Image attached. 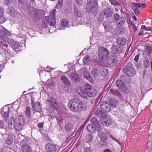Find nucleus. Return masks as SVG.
I'll return each instance as SVG.
<instances>
[{
    "label": "nucleus",
    "instance_id": "nucleus-1",
    "mask_svg": "<svg viewBox=\"0 0 152 152\" xmlns=\"http://www.w3.org/2000/svg\"><path fill=\"white\" fill-rule=\"evenodd\" d=\"M67 106L71 111L78 113H81L83 108V103L77 98L69 100Z\"/></svg>",
    "mask_w": 152,
    "mask_h": 152
},
{
    "label": "nucleus",
    "instance_id": "nucleus-2",
    "mask_svg": "<svg viewBox=\"0 0 152 152\" xmlns=\"http://www.w3.org/2000/svg\"><path fill=\"white\" fill-rule=\"evenodd\" d=\"M56 11L55 9H53L50 12L49 16L45 17L42 23V26L44 28H48L49 25L54 26L56 24Z\"/></svg>",
    "mask_w": 152,
    "mask_h": 152
},
{
    "label": "nucleus",
    "instance_id": "nucleus-3",
    "mask_svg": "<svg viewBox=\"0 0 152 152\" xmlns=\"http://www.w3.org/2000/svg\"><path fill=\"white\" fill-rule=\"evenodd\" d=\"M11 120V121H13L14 127L17 131L19 132L24 129L25 122L23 117L19 115L15 119L12 117Z\"/></svg>",
    "mask_w": 152,
    "mask_h": 152
},
{
    "label": "nucleus",
    "instance_id": "nucleus-4",
    "mask_svg": "<svg viewBox=\"0 0 152 152\" xmlns=\"http://www.w3.org/2000/svg\"><path fill=\"white\" fill-rule=\"evenodd\" d=\"M75 90L81 97L86 99H88V96L91 97H94L96 96L97 93V90L93 88L91 89L86 94L85 93L83 88L81 87H77L75 88Z\"/></svg>",
    "mask_w": 152,
    "mask_h": 152
},
{
    "label": "nucleus",
    "instance_id": "nucleus-5",
    "mask_svg": "<svg viewBox=\"0 0 152 152\" xmlns=\"http://www.w3.org/2000/svg\"><path fill=\"white\" fill-rule=\"evenodd\" d=\"M132 64L129 62L123 69V72L129 77H132L135 74V70L132 67Z\"/></svg>",
    "mask_w": 152,
    "mask_h": 152
},
{
    "label": "nucleus",
    "instance_id": "nucleus-6",
    "mask_svg": "<svg viewBox=\"0 0 152 152\" xmlns=\"http://www.w3.org/2000/svg\"><path fill=\"white\" fill-rule=\"evenodd\" d=\"M86 8V12H87L89 13L91 12L94 15V16L96 15L98 10V6L97 4L92 5L91 2H89L87 4Z\"/></svg>",
    "mask_w": 152,
    "mask_h": 152
},
{
    "label": "nucleus",
    "instance_id": "nucleus-7",
    "mask_svg": "<svg viewBox=\"0 0 152 152\" xmlns=\"http://www.w3.org/2000/svg\"><path fill=\"white\" fill-rule=\"evenodd\" d=\"M98 55L100 59H104L106 58L109 55L108 50L104 47H100L98 50Z\"/></svg>",
    "mask_w": 152,
    "mask_h": 152
},
{
    "label": "nucleus",
    "instance_id": "nucleus-8",
    "mask_svg": "<svg viewBox=\"0 0 152 152\" xmlns=\"http://www.w3.org/2000/svg\"><path fill=\"white\" fill-rule=\"evenodd\" d=\"M16 140L19 144L22 145L23 143H29L31 140L30 138L25 137L24 136L20 134L17 135Z\"/></svg>",
    "mask_w": 152,
    "mask_h": 152
},
{
    "label": "nucleus",
    "instance_id": "nucleus-9",
    "mask_svg": "<svg viewBox=\"0 0 152 152\" xmlns=\"http://www.w3.org/2000/svg\"><path fill=\"white\" fill-rule=\"evenodd\" d=\"M34 18L35 20L40 19L45 15V12L42 10L38 9H34Z\"/></svg>",
    "mask_w": 152,
    "mask_h": 152
},
{
    "label": "nucleus",
    "instance_id": "nucleus-10",
    "mask_svg": "<svg viewBox=\"0 0 152 152\" xmlns=\"http://www.w3.org/2000/svg\"><path fill=\"white\" fill-rule=\"evenodd\" d=\"M100 105L101 109L105 112H109L111 110L109 104L105 101L101 102Z\"/></svg>",
    "mask_w": 152,
    "mask_h": 152
},
{
    "label": "nucleus",
    "instance_id": "nucleus-11",
    "mask_svg": "<svg viewBox=\"0 0 152 152\" xmlns=\"http://www.w3.org/2000/svg\"><path fill=\"white\" fill-rule=\"evenodd\" d=\"M46 102L50 107L49 109L51 108L53 110L54 108H56L58 107L56 100L53 97H51L50 99L47 100Z\"/></svg>",
    "mask_w": 152,
    "mask_h": 152
},
{
    "label": "nucleus",
    "instance_id": "nucleus-12",
    "mask_svg": "<svg viewBox=\"0 0 152 152\" xmlns=\"http://www.w3.org/2000/svg\"><path fill=\"white\" fill-rule=\"evenodd\" d=\"M31 142L29 143H25L21 145V150L23 152H32L31 147L28 145L30 144Z\"/></svg>",
    "mask_w": 152,
    "mask_h": 152
},
{
    "label": "nucleus",
    "instance_id": "nucleus-13",
    "mask_svg": "<svg viewBox=\"0 0 152 152\" xmlns=\"http://www.w3.org/2000/svg\"><path fill=\"white\" fill-rule=\"evenodd\" d=\"M45 150L47 152H55L56 147L55 145L48 143L45 145Z\"/></svg>",
    "mask_w": 152,
    "mask_h": 152
},
{
    "label": "nucleus",
    "instance_id": "nucleus-14",
    "mask_svg": "<svg viewBox=\"0 0 152 152\" xmlns=\"http://www.w3.org/2000/svg\"><path fill=\"white\" fill-rule=\"evenodd\" d=\"M99 136L100 137L101 140L103 142V143L102 144V146L103 147L105 146L106 145L105 142L107 138V134L102 131L100 133Z\"/></svg>",
    "mask_w": 152,
    "mask_h": 152
},
{
    "label": "nucleus",
    "instance_id": "nucleus-15",
    "mask_svg": "<svg viewBox=\"0 0 152 152\" xmlns=\"http://www.w3.org/2000/svg\"><path fill=\"white\" fill-rule=\"evenodd\" d=\"M7 10V14H9L11 17H15L16 15L17 14L16 11L13 6H8Z\"/></svg>",
    "mask_w": 152,
    "mask_h": 152
},
{
    "label": "nucleus",
    "instance_id": "nucleus-16",
    "mask_svg": "<svg viewBox=\"0 0 152 152\" xmlns=\"http://www.w3.org/2000/svg\"><path fill=\"white\" fill-rule=\"evenodd\" d=\"M95 115L97 117H100V118H102L105 116L106 113L104 111L102 110L100 108H98L95 112Z\"/></svg>",
    "mask_w": 152,
    "mask_h": 152
},
{
    "label": "nucleus",
    "instance_id": "nucleus-17",
    "mask_svg": "<svg viewBox=\"0 0 152 152\" xmlns=\"http://www.w3.org/2000/svg\"><path fill=\"white\" fill-rule=\"evenodd\" d=\"M0 45L2 46L3 48L5 50L8 47V45L6 44V41L4 39V36L0 34Z\"/></svg>",
    "mask_w": 152,
    "mask_h": 152
},
{
    "label": "nucleus",
    "instance_id": "nucleus-18",
    "mask_svg": "<svg viewBox=\"0 0 152 152\" xmlns=\"http://www.w3.org/2000/svg\"><path fill=\"white\" fill-rule=\"evenodd\" d=\"M40 104V103L39 102H37L34 104H32V106L36 112L40 113L42 111V109Z\"/></svg>",
    "mask_w": 152,
    "mask_h": 152
},
{
    "label": "nucleus",
    "instance_id": "nucleus-19",
    "mask_svg": "<svg viewBox=\"0 0 152 152\" xmlns=\"http://www.w3.org/2000/svg\"><path fill=\"white\" fill-rule=\"evenodd\" d=\"M116 41L118 45L123 46L125 45L126 40L123 37H119L116 39Z\"/></svg>",
    "mask_w": 152,
    "mask_h": 152
},
{
    "label": "nucleus",
    "instance_id": "nucleus-20",
    "mask_svg": "<svg viewBox=\"0 0 152 152\" xmlns=\"http://www.w3.org/2000/svg\"><path fill=\"white\" fill-rule=\"evenodd\" d=\"M60 79L65 85L69 86L70 85V82L66 76L62 75L60 77Z\"/></svg>",
    "mask_w": 152,
    "mask_h": 152
},
{
    "label": "nucleus",
    "instance_id": "nucleus-21",
    "mask_svg": "<svg viewBox=\"0 0 152 152\" xmlns=\"http://www.w3.org/2000/svg\"><path fill=\"white\" fill-rule=\"evenodd\" d=\"M7 111H4V109L2 108L1 109V111H2L1 113L3 117L4 118L5 121H7L9 117V109L7 108Z\"/></svg>",
    "mask_w": 152,
    "mask_h": 152
},
{
    "label": "nucleus",
    "instance_id": "nucleus-22",
    "mask_svg": "<svg viewBox=\"0 0 152 152\" xmlns=\"http://www.w3.org/2000/svg\"><path fill=\"white\" fill-rule=\"evenodd\" d=\"M104 12L103 13L105 14V15L107 17H109L112 16L113 12V10L110 9V8H106L104 9Z\"/></svg>",
    "mask_w": 152,
    "mask_h": 152
},
{
    "label": "nucleus",
    "instance_id": "nucleus-23",
    "mask_svg": "<svg viewBox=\"0 0 152 152\" xmlns=\"http://www.w3.org/2000/svg\"><path fill=\"white\" fill-rule=\"evenodd\" d=\"M108 70L106 68H103L100 69V74L102 77H105L108 75Z\"/></svg>",
    "mask_w": 152,
    "mask_h": 152
},
{
    "label": "nucleus",
    "instance_id": "nucleus-24",
    "mask_svg": "<svg viewBox=\"0 0 152 152\" xmlns=\"http://www.w3.org/2000/svg\"><path fill=\"white\" fill-rule=\"evenodd\" d=\"M102 123L104 126H109L111 124L112 121L110 119L106 118L104 120L102 121Z\"/></svg>",
    "mask_w": 152,
    "mask_h": 152
},
{
    "label": "nucleus",
    "instance_id": "nucleus-25",
    "mask_svg": "<svg viewBox=\"0 0 152 152\" xmlns=\"http://www.w3.org/2000/svg\"><path fill=\"white\" fill-rule=\"evenodd\" d=\"M110 92L114 95L117 96L120 98L121 99L122 97L121 94L120 92L117 90L111 89L110 90Z\"/></svg>",
    "mask_w": 152,
    "mask_h": 152
},
{
    "label": "nucleus",
    "instance_id": "nucleus-26",
    "mask_svg": "<svg viewBox=\"0 0 152 152\" xmlns=\"http://www.w3.org/2000/svg\"><path fill=\"white\" fill-rule=\"evenodd\" d=\"M70 76L72 80L75 82H78L80 81V77L75 73H72Z\"/></svg>",
    "mask_w": 152,
    "mask_h": 152
},
{
    "label": "nucleus",
    "instance_id": "nucleus-27",
    "mask_svg": "<svg viewBox=\"0 0 152 152\" xmlns=\"http://www.w3.org/2000/svg\"><path fill=\"white\" fill-rule=\"evenodd\" d=\"M68 24V22L67 20L65 19H63L61 21L59 29H64Z\"/></svg>",
    "mask_w": 152,
    "mask_h": 152
},
{
    "label": "nucleus",
    "instance_id": "nucleus-28",
    "mask_svg": "<svg viewBox=\"0 0 152 152\" xmlns=\"http://www.w3.org/2000/svg\"><path fill=\"white\" fill-rule=\"evenodd\" d=\"M8 43L10 42V44H11L15 48L17 49L19 46V43L14 41L13 39H10L8 41Z\"/></svg>",
    "mask_w": 152,
    "mask_h": 152
},
{
    "label": "nucleus",
    "instance_id": "nucleus-29",
    "mask_svg": "<svg viewBox=\"0 0 152 152\" xmlns=\"http://www.w3.org/2000/svg\"><path fill=\"white\" fill-rule=\"evenodd\" d=\"M125 20L126 18L125 17H121L117 21V24L120 26H121L125 22Z\"/></svg>",
    "mask_w": 152,
    "mask_h": 152
},
{
    "label": "nucleus",
    "instance_id": "nucleus-30",
    "mask_svg": "<svg viewBox=\"0 0 152 152\" xmlns=\"http://www.w3.org/2000/svg\"><path fill=\"white\" fill-rule=\"evenodd\" d=\"M110 105L113 108L115 107L117 104L116 99L114 98L111 99L109 101Z\"/></svg>",
    "mask_w": 152,
    "mask_h": 152
},
{
    "label": "nucleus",
    "instance_id": "nucleus-31",
    "mask_svg": "<svg viewBox=\"0 0 152 152\" xmlns=\"http://www.w3.org/2000/svg\"><path fill=\"white\" fill-rule=\"evenodd\" d=\"M100 74L99 70L97 69H94L92 70L91 72V75L95 78H96Z\"/></svg>",
    "mask_w": 152,
    "mask_h": 152
},
{
    "label": "nucleus",
    "instance_id": "nucleus-32",
    "mask_svg": "<svg viewBox=\"0 0 152 152\" xmlns=\"http://www.w3.org/2000/svg\"><path fill=\"white\" fill-rule=\"evenodd\" d=\"M118 60L117 58L115 56L112 57L110 59V64L113 66L116 65L118 62Z\"/></svg>",
    "mask_w": 152,
    "mask_h": 152
},
{
    "label": "nucleus",
    "instance_id": "nucleus-33",
    "mask_svg": "<svg viewBox=\"0 0 152 152\" xmlns=\"http://www.w3.org/2000/svg\"><path fill=\"white\" fill-rule=\"evenodd\" d=\"M4 33L9 36L11 35V33L9 31L3 27L2 29H0V34L4 35Z\"/></svg>",
    "mask_w": 152,
    "mask_h": 152
},
{
    "label": "nucleus",
    "instance_id": "nucleus-34",
    "mask_svg": "<svg viewBox=\"0 0 152 152\" xmlns=\"http://www.w3.org/2000/svg\"><path fill=\"white\" fill-rule=\"evenodd\" d=\"M91 85L88 84L86 83L85 84L84 86V90L85 94H86L91 89H92Z\"/></svg>",
    "mask_w": 152,
    "mask_h": 152
},
{
    "label": "nucleus",
    "instance_id": "nucleus-35",
    "mask_svg": "<svg viewBox=\"0 0 152 152\" xmlns=\"http://www.w3.org/2000/svg\"><path fill=\"white\" fill-rule=\"evenodd\" d=\"M119 49V48L117 45H112L111 48L112 52L115 54H118L119 53L118 49Z\"/></svg>",
    "mask_w": 152,
    "mask_h": 152
},
{
    "label": "nucleus",
    "instance_id": "nucleus-36",
    "mask_svg": "<svg viewBox=\"0 0 152 152\" xmlns=\"http://www.w3.org/2000/svg\"><path fill=\"white\" fill-rule=\"evenodd\" d=\"M74 14L78 18L80 17L82 15V13L80 10L75 7L74 8Z\"/></svg>",
    "mask_w": 152,
    "mask_h": 152
},
{
    "label": "nucleus",
    "instance_id": "nucleus-37",
    "mask_svg": "<svg viewBox=\"0 0 152 152\" xmlns=\"http://www.w3.org/2000/svg\"><path fill=\"white\" fill-rule=\"evenodd\" d=\"M26 115L27 117L31 118V110L30 107H28L26 108Z\"/></svg>",
    "mask_w": 152,
    "mask_h": 152
},
{
    "label": "nucleus",
    "instance_id": "nucleus-38",
    "mask_svg": "<svg viewBox=\"0 0 152 152\" xmlns=\"http://www.w3.org/2000/svg\"><path fill=\"white\" fill-rule=\"evenodd\" d=\"M73 124L72 123L69 122L65 125V128L66 130L70 131L73 129Z\"/></svg>",
    "mask_w": 152,
    "mask_h": 152
},
{
    "label": "nucleus",
    "instance_id": "nucleus-39",
    "mask_svg": "<svg viewBox=\"0 0 152 152\" xmlns=\"http://www.w3.org/2000/svg\"><path fill=\"white\" fill-rule=\"evenodd\" d=\"M87 130L91 133H92L95 129L94 125L91 124H88L86 127Z\"/></svg>",
    "mask_w": 152,
    "mask_h": 152
},
{
    "label": "nucleus",
    "instance_id": "nucleus-40",
    "mask_svg": "<svg viewBox=\"0 0 152 152\" xmlns=\"http://www.w3.org/2000/svg\"><path fill=\"white\" fill-rule=\"evenodd\" d=\"M7 20V18L4 16V12H0V23H2Z\"/></svg>",
    "mask_w": 152,
    "mask_h": 152
},
{
    "label": "nucleus",
    "instance_id": "nucleus-41",
    "mask_svg": "<svg viewBox=\"0 0 152 152\" xmlns=\"http://www.w3.org/2000/svg\"><path fill=\"white\" fill-rule=\"evenodd\" d=\"M13 139L11 135H9L7 140H6V143L8 145H11L13 142Z\"/></svg>",
    "mask_w": 152,
    "mask_h": 152
},
{
    "label": "nucleus",
    "instance_id": "nucleus-42",
    "mask_svg": "<svg viewBox=\"0 0 152 152\" xmlns=\"http://www.w3.org/2000/svg\"><path fill=\"white\" fill-rule=\"evenodd\" d=\"M123 82L120 80H118L116 82V84L120 89L123 87L124 85Z\"/></svg>",
    "mask_w": 152,
    "mask_h": 152
},
{
    "label": "nucleus",
    "instance_id": "nucleus-43",
    "mask_svg": "<svg viewBox=\"0 0 152 152\" xmlns=\"http://www.w3.org/2000/svg\"><path fill=\"white\" fill-rule=\"evenodd\" d=\"M144 67L146 69L148 68L150 66V62L148 58H145L144 61Z\"/></svg>",
    "mask_w": 152,
    "mask_h": 152
},
{
    "label": "nucleus",
    "instance_id": "nucleus-44",
    "mask_svg": "<svg viewBox=\"0 0 152 152\" xmlns=\"http://www.w3.org/2000/svg\"><path fill=\"white\" fill-rule=\"evenodd\" d=\"M1 152H15V151L12 148L9 147H5Z\"/></svg>",
    "mask_w": 152,
    "mask_h": 152
},
{
    "label": "nucleus",
    "instance_id": "nucleus-45",
    "mask_svg": "<svg viewBox=\"0 0 152 152\" xmlns=\"http://www.w3.org/2000/svg\"><path fill=\"white\" fill-rule=\"evenodd\" d=\"M90 60V58L88 56H86L83 58V62L84 64H86Z\"/></svg>",
    "mask_w": 152,
    "mask_h": 152
},
{
    "label": "nucleus",
    "instance_id": "nucleus-46",
    "mask_svg": "<svg viewBox=\"0 0 152 152\" xmlns=\"http://www.w3.org/2000/svg\"><path fill=\"white\" fill-rule=\"evenodd\" d=\"M104 27L105 31H110L111 29L113 28L112 26H110L109 25L104 24Z\"/></svg>",
    "mask_w": 152,
    "mask_h": 152
},
{
    "label": "nucleus",
    "instance_id": "nucleus-47",
    "mask_svg": "<svg viewBox=\"0 0 152 152\" xmlns=\"http://www.w3.org/2000/svg\"><path fill=\"white\" fill-rule=\"evenodd\" d=\"M90 121L94 125H96V124H98L99 123L97 119L96 118L94 117L92 118L91 120Z\"/></svg>",
    "mask_w": 152,
    "mask_h": 152
},
{
    "label": "nucleus",
    "instance_id": "nucleus-48",
    "mask_svg": "<svg viewBox=\"0 0 152 152\" xmlns=\"http://www.w3.org/2000/svg\"><path fill=\"white\" fill-rule=\"evenodd\" d=\"M120 89L124 93L128 94V89L126 86H124Z\"/></svg>",
    "mask_w": 152,
    "mask_h": 152
},
{
    "label": "nucleus",
    "instance_id": "nucleus-49",
    "mask_svg": "<svg viewBox=\"0 0 152 152\" xmlns=\"http://www.w3.org/2000/svg\"><path fill=\"white\" fill-rule=\"evenodd\" d=\"M132 6L133 7L137 8V7L140 8L141 7V4L139 3H136L135 2H133L132 4Z\"/></svg>",
    "mask_w": 152,
    "mask_h": 152
},
{
    "label": "nucleus",
    "instance_id": "nucleus-50",
    "mask_svg": "<svg viewBox=\"0 0 152 152\" xmlns=\"http://www.w3.org/2000/svg\"><path fill=\"white\" fill-rule=\"evenodd\" d=\"M12 3V0H4V4L5 5H11Z\"/></svg>",
    "mask_w": 152,
    "mask_h": 152
},
{
    "label": "nucleus",
    "instance_id": "nucleus-51",
    "mask_svg": "<svg viewBox=\"0 0 152 152\" xmlns=\"http://www.w3.org/2000/svg\"><path fill=\"white\" fill-rule=\"evenodd\" d=\"M6 130L5 129H1L0 132V134L3 137H5V136L6 135Z\"/></svg>",
    "mask_w": 152,
    "mask_h": 152
},
{
    "label": "nucleus",
    "instance_id": "nucleus-52",
    "mask_svg": "<svg viewBox=\"0 0 152 152\" xmlns=\"http://www.w3.org/2000/svg\"><path fill=\"white\" fill-rule=\"evenodd\" d=\"M95 129L98 132H100L102 129V127L101 126H100L99 123L97 124H96L95 125Z\"/></svg>",
    "mask_w": 152,
    "mask_h": 152
},
{
    "label": "nucleus",
    "instance_id": "nucleus-53",
    "mask_svg": "<svg viewBox=\"0 0 152 152\" xmlns=\"http://www.w3.org/2000/svg\"><path fill=\"white\" fill-rule=\"evenodd\" d=\"M83 74L85 78L87 79H88L90 74L88 71L85 70L83 72Z\"/></svg>",
    "mask_w": 152,
    "mask_h": 152
},
{
    "label": "nucleus",
    "instance_id": "nucleus-54",
    "mask_svg": "<svg viewBox=\"0 0 152 152\" xmlns=\"http://www.w3.org/2000/svg\"><path fill=\"white\" fill-rule=\"evenodd\" d=\"M110 3L112 5L114 6H117L119 4V2L116 0H112Z\"/></svg>",
    "mask_w": 152,
    "mask_h": 152
},
{
    "label": "nucleus",
    "instance_id": "nucleus-55",
    "mask_svg": "<svg viewBox=\"0 0 152 152\" xmlns=\"http://www.w3.org/2000/svg\"><path fill=\"white\" fill-rule=\"evenodd\" d=\"M132 9L136 15L138 16L139 15L140 12L137 8H136L132 7Z\"/></svg>",
    "mask_w": 152,
    "mask_h": 152
},
{
    "label": "nucleus",
    "instance_id": "nucleus-56",
    "mask_svg": "<svg viewBox=\"0 0 152 152\" xmlns=\"http://www.w3.org/2000/svg\"><path fill=\"white\" fill-rule=\"evenodd\" d=\"M62 5L63 2L58 1L56 6V8L58 9L61 8L62 6Z\"/></svg>",
    "mask_w": 152,
    "mask_h": 152
},
{
    "label": "nucleus",
    "instance_id": "nucleus-57",
    "mask_svg": "<svg viewBox=\"0 0 152 152\" xmlns=\"http://www.w3.org/2000/svg\"><path fill=\"white\" fill-rule=\"evenodd\" d=\"M84 152H91V150L90 149V147H84Z\"/></svg>",
    "mask_w": 152,
    "mask_h": 152
},
{
    "label": "nucleus",
    "instance_id": "nucleus-58",
    "mask_svg": "<svg viewBox=\"0 0 152 152\" xmlns=\"http://www.w3.org/2000/svg\"><path fill=\"white\" fill-rule=\"evenodd\" d=\"M141 29H146L147 31H152V27L147 28L145 25H142L141 26Z\"/></svg>",
    "mask_w": 152,
    "mask_h": 152
},
{
    "label": "nucleus",
    "instance_id": "nucleus-59",
    "mask_svg": "<svg viewBox=\"0 0 152 152\" xmlns=\"http://www.w3.org/2000/svg\"><path fill=\"white\" fill-rule=\"evenodd\" d=\"M87 138L88 140V142H89L91 141L93 139V137L91 134H89L87 135Z\"/></svg>",
    "mask_w": 152,
    "mask_h": 152
},
{
    "label": "nucleus",
    "instance_id": "nucleus-60",
    "mask_svg": "<svg viewBox=\"0 0 152 152\" xmlns=\"http://www.w3.org/2000/svg\"><path fill=\"white\" fill-rule=\"evenodd\" d=\"M119 16L117 13H115L114 16V19L116 21L119 19L120 18Z\"/></svg>",
    "mask_w": 152,
    "mask_h": 152
},
{
    "label": "nucleus",
    "instance_id": "nucleus-61",
    "mask_svg": "<svg viewBox=\"0 0 152 152\" xmlns=\"http://www.w3.org/2000/svg\"><path fill=\"white\" fill-rule=\"evenodd\" d=\"M140 55V53H138L137 55H136L134 59V61L136 62H137L138 61Z\"/></svg>",
    "mask_w": 152,
    "mask_h": 152
},
{
    "label": "nucleus",
    "instance_id": "nucleus-62",
    "mask_svg": "<svg viewBox=\"0 0 152 152\" xmlns=\"http://www.w3.org/2000/svg\"><path fill=\"white\" fill-rule=\"evenodd\" d=\"M131 25L132 26V27L134 31V32L137 31V28L136 26L134 24H133L132 23Z\"/></svg>",
    "mask_w": 152,
    "mask_h": 152
},
{
    "label": "nucleus",
    "instance_id": "nucleus-63",
    "mask_svg": "<svg viewBox=\"0 0 152 152\" xmlns=\"http://www.w3.org/2000/svg\"><path fill=\"white\" fill-rule=\"evenodd\" d=\"M44 124V123L43 122L39 123L38 124L37 126L39 128H42Z\"/></svg>",
    "mask_w": 152,
    "mask_h": 152
},
{
    "label": "nucleus",
    "instance_id": "nucleus-64",
    "mask_svg": "<svg viewBox=\"0 0 152 152\" xmlns=\"http://www.w3.org/2000/svg\"><path fill=\"white\" fill-rule=\"evenodd\" d=\"M76 3L79 6L81 5L82 3V1L81 0H76Z\"/></svg>",
    "mask_w": 152,
    "mask_h": 152
}]
</instances>
